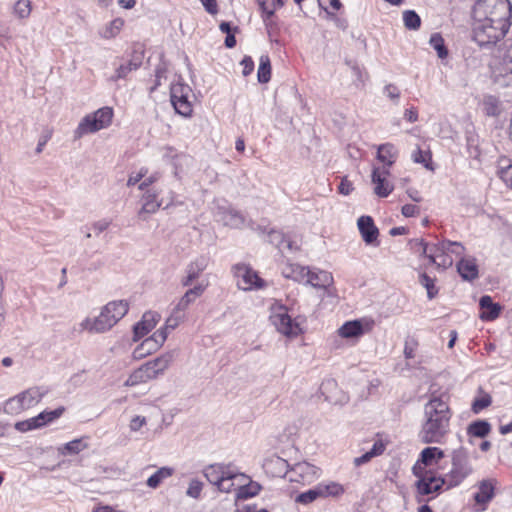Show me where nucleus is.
Returning a JSON list of instances; mask_svg holds the SVG:
<instances>
[{
    "label": "nucleus",
    "instance_id": "72a5a7b5",
    "mask_svg": "<svg viewBox=\"0 0 512 512\" xmlns=\"http://www.w3.org/2000/svg\"><path fill=\"white\" fill-rule=\"evenodd\" d=\"M123 26L124 20L121 18H116L103 26L99 30V35L107 40L113 39L121 32Z\"/></svg>",
    "mask_w": 512,
    "mask_h": 512
},
{
    "label": "nucleus",
    "instance_id": "13d9d810",
    "mask_svg": "<svg viewBox=\"0 0 512 512\" xmlns=\"http://www.w3.org/2000/svg\"><path fill=\"white\" fill-rule=\"evenodd\" d=\"M384 94L393 102H397L400 97V91L394 84H388L384 87Z\"/></svg>",
    "mask_w": 512,
    "mask_h": 512
},
{
    "label": "nucleus",
    "instance_id": "1a4fd4ad",
    "mask_svg": "<svg viewBox=\"0 0 512 512\" xmlns=\"http://www.w3.org/2000/svg\"><path fill=\"white\" fill-rule=\"evenodd\" d=\"M413 473L418 478L416 482L417 491L421 495H429L438 492L444 484L447 485L446 477H438L432 471H428L419 465H414Z\"/></svg>",
    "mask_w": 512,
    "mask_h": 512
},
{
    "label": "nucleus",
    "instance_id": "dca6fc26",
    "mask_svg": "<svg viewBox=\"0 0 512 512\" xmlns=\"http://www.w3.org/2000/svg\"><path fill=\"white\" fill-rule=\"evenodd\" d=\"M230 464L215 463L204 468L203 474L207 481L217 487L224 477H229Z\"/></svg>",
    "mask_w": 512,
    "mask_h": 512
},
{
    "label": "nucleus",
    "instance_id": "052dcab7",
    "mask_svg": "<svg viewBox=\"0 0 512 512\" xmlns=\"http://www.w3.org/2000/svg\"><path fill=\"white\" fill-rule=\"evenodd\" d=\"M111 222L112 221L110 219H100L98 221H95L91 227L94 230L95 234L99 235L100 233L108 229V227L111 225Z\"/></svg>",
    "mask_w": 512,
    "mask_h": 512
},
{
    "label": "nucleus",
    "instance_id": "7ed1b4c3",
    "mask_svg": "<svg viewBox=\"0 0 512 512\" xmlns=\"http://www.w3.org/2000/svg\"><path fill=\"white\" fill-rule=\"evenodd\" d=\"M129 305L125 300H116L107 303L100 315L94 319L86 318L81 327L92 333H104L110 330L128 312Z\"/></svg>",
    "mask_w": 512,
    "mask_h": 512
},
{
    "label": "nucleus",
    "instance_id": "7c9ffc66",
    "mask_svg": "<svg viewBox=\"0 0 512 512\" xmlns=\"http://www.w3.org/2000/svg\"><path fill=\"white\" fill-rule=\"evenodd\" d=\"M362 322L360 320L348 321L344 323L338 330L343 338H358L364 334Z\"/></svg>",
    "mask_w": 512,
    "mask_h": 512
},
{
    "label": "nucleus",
    "instance_id": "412c9836",
    "mask_svg": "<svg viewBox=\"0 0 512 512\" xmlns=\"http://www.w3.org/2000/svg\"><path fill=\"white\" fill-rule=\"evenodd\" d=\"M160 315L157 312L148 311L142 316V320L134 327V334L136 338H142L148 334L159 322Z\"/></svg>",
    "mask_w": 512,
    "mask_h": 512
},
{
    "label": "nucleus",
    "instance_id": "603ef678",
    "mask_svg": "<svg viewBox=\"0 0 512 512\" xmlns=\"http://www.w3.org/2000/svg\"><path fill=\"white\" fill-rule=\"evenodd\" d=\"M419 282L426 288L429 299H433L437 295L438 289L433 278L429 277L426 273H422L419 276Z\"/></svg>",
    "mask_w": 512,
    "mask_h": 512
},
{
    "label": "nucleus",
    "instance_id": "0e129e2a",
    "mask_svg": "<svg viewBox=\"0 0 512 512\" xmlns=\"http://www.w3.org/2000/svg\"><path fill=\"white\" fill-rule=\"evenodd\" d=\"M241 65L243 66L242 74L244 76H248L252 73L254 69V62L250 56H245L241 61Z\"/></svg>",
    "mask_w": 512,
    "mask_h": 512
},
{
    "label": "nucleus",
    "instance_id": "39448f33",
    "mask_svg": "<svg viewBox=\"0 0 512 512\" xmlns=\"http://www.w3.org/2000/svg\"><path fill=\"white\" fill-rule=\"evenodd\" d=\"M47 394L46 387L32 386L7 399L3 405V412L8 415H18L36 406Z\"/></svg>",
    "mask_w": 512,
    "mask_h": 512
},
{
    "label": "nucleus",
    "instance_id": "6e6d98bb",
    "mask_svg": "<svg viewBox=\"0 0 512 512\" xmlns=\"http://www.w3.org/2000/svg\"><path fill=\"white\" fill-rule=\"evenodd\" d=\"M184 319V316L179 314L178 312L172 310L170 316L166 319L164 329L173 330L175 329Z\"/></svg>",
    "mask_w": 512,
    "mask_h": 512
},
{
    "label": "nucleus",
    "instance_id": "a19ab883",
    "mask_svg": "<svg viewBox=\"0 0 512 512\" xmlns=\"http://www.w3.org/2000/svg\"><path fill=\"white\" fill-rule=\"evenodd\" d=\"M491 425L485 420H477L469 424L467 433L474 437L483 438L489 434Z\"/></svg>",
    "mask_w": 512,
    "mask_h": 512
},
{
    "label": "nucleus",
    "instance_id": "c9c22d12",
    "mask_svg": "<svg viewBox=\"0 0 512 512\" xmlns=\"http://www.w3.org/2000/svg\"><path fill=\"white\" fill-rule=\"evenodd\" d=\"M268 239L269 242L275 245L281 252H284L285 249L290 251L295 249L293 247V242L280 231H270L268 234Z\"/></svg>",
    "mask_w": 512,
    "mask_h": 512
},
{
    "label": "nucleus",
    "instance_id": "79ce46f5",
    "mask_svg": "<svg viewBox=\"0 0 512 512\" xmlns=\"http://www.w3.org/2000/svg\"><path fill=\"white\" fill-rule=\"evenodd\" d=\"M483 110L487 116H498L501 112L500 100L493 95L485 96L483 98Z\"/></svg>",
    "mask_w": 512,
    "mask_h": 512
},
{
    "label": "nucleus",
    "instance_id": "f257e3e1",
    "mask_svg": "<svg viewBox=\"0 0 512 512\" xmlns=\"http://www.w3.org/2000/svg\"><path fill=\"white\" fill-rule=\"evenodd\" d=\"M510 14L509 0H478L473 8L475 41L484 46L502 39L510 26Z\"/></svg>",
    "mask_w": 512,
    "mask_h": 512
},
{
    "label": "nucleus",
    "instance_id": "f704fd0d",
    "mask_svg": "<svg viewBox=\"0 0 512 512\" xmlns=\"http://www.w3.org/2000/svg\"><path fill=\"white\" fill-rule=\"evenodd\" d=\"M221 221L224 225L231 228H241L244 225L245 219L238 211L227 209L221 213Z\"/></svg>",
    "mask_w": 512,
    "mask_h": 512
},
{
    "label": "nucleus",
    "instance_id": "c756f323",
    "mask_svg": "<svg viewBox=\"0 0 512 512\" xmlns=\"http://www.w3.org/2000/svg\"><path fill=\"white\" fill-rule=\"evenodd\" d=\"M239 480H245V474L236 472L231 468L229 470V477H224L216 488L223 493H230L232 491L237 493V483H239Z\"/></svg>",
    "mask_w": 512,
    "mask_h": 512
},
{
    "label": "nucleus",
    "instance_id": "f03ea898",
    "mask_svg": "<svg viewBox=\"0 0 512 512\" xmlns=\"http://www.w3.org/2000/svg\"><path fill=\"white\" fill-rule=\"evenodd\" d=\"M451 411L440 397L432 396L424 405V418L420 430L423 443L441 444L449 432Z\"/></svg>",
    "mask_w": 512,
    "mask_h": 512
},
{
    "label": "nucleus",
    "instance_id": "6e6552de",
    "mask_svg": "<svg viewBox=\"0 0 512 512\" xmlns=\"http://www.w3.org/2000/svg\"><path fill=\"white\" fill-rule=\"evenodd\" d=\"M191 94V87L181 81L172 83L170 87L171 103L176 113L183 117H190L192 115L193 106L189 100Z\"/></svg>",
    "mask_w": 512,
    "mask_h": 512
},
{
    "label": "nucleus",
    "instance_id": "5fc2aeb1",
    "mask_svg": "<svg viewBox=\"0 0 512 512\" xmlns=\"http://www.w3.org/2000/svg\"><path fill=\"white\" fill-rule=\"evenodd\" d=\"M203 489V483L198 479H192L189 482L186 494L187 496L198 499Z\"/></svg>",
    "mask_w": 512,
    "mask_h": 512
},
{
    "label": "nucleus",
    "instance_id": "a18cd8bd",
    "mask_svg": "<svg viewBox=\"0 0 512 512\" xmlns=\"http://www.w3.org/2000/svg\"><path fill=\"white\" fill-rule=\"evenodd\" d=\"M258 81L260 83H268L271 79V63L268 55L260 57L259 68L257 72Z\"/></svg>",
    "mask_w": 512,
    "mask_h": 512
},
{
    "label": "nucleus",
    "instance_id": "6ab92c4d",
    "mask_svg": "<svg viewBox=\"0 0 512 512\" xmlns=\"http://www.w3.org/2000/svg\"><path fill=\"white\" fill-rule=\"evenodd\" d=\"M267 473H270L275 477H287L289 473V464L288 462L276 455H273L267 458L263 464Z\"/></svg>",
    "mask_w": 512,
    "mask_h": 512
},
{
    "label": "nucleus",
    "instance_id": "58836bf2",
    "mask_svg": "<svg viewBox=\"0 0 512 512\" xmlns=\"http://www.w3.org/2000/svg\"><path fill=\"white\" fill-rule=\"evenodd\" d=\"M385 450V446L381 441L374 443L373 447L360 457H356L353 461L356 467L368 463L373 457L381 455Z\"/></svg>",
    "mask_w": 512,
    "mask_h": 512
},
{
    "label": "nucleus",
    "instance_id": "69168bd1",
    "mask_svg": "<svg viewBox=\"0 0 512 512\" xmlns=\"http://www.w3.org/2000/svg\"><path fill=\"white\" fill-rule=\"evenodd\" d=\"M338 191L342 195H349L353 191V185L347 178H343L338 186Z\"/></svg>",
    "mask_w": 512,
    "mask_h": 512
},
{
    "label": "nucleus",
    "instance_id": "e433bc0d",
    "mask_svg": "<svg viewBox=\"0 0 512 512\" xmlns=\"http://www.w3.org/2000/svg\"><path fill=\"white\" fill-rule=\"evenodd\" d=\"M152 379L153 378L150 376L147 367L145 366V364H143L127 378L124 385L128 387L136 386L140 383H146L147 381Z\"/></svg>",
    "mask_w": 512,
    "mask_h": 512
},
{
    "label": "nucleus",
    "instance_id": "c85d7f7f",
    "mask_svg": "<svg viewBox=\"0 0 512 512\" xmlns=\"http://www.w3.org/2000/svg\"><path fill=\"white\" fill-rule=\"evenodd\" d=\"M316 486L321 499L338 498L345 492L343 485L334 481L321 482Z\"/></svg>",
    "mask_w": 512,
    "mask_h": 512
},
{
    "label": "nucleus",
    "instance_id": "a211bd4d",
    "mask_svg": "<svg viewBox=\"0 0 512 512\" xmlns=\"http://www.w3.org/2000/svg\"><path fill=\"white\" fill-rule=\"evenodd\" d=\"M333 276L330 272L325 270H310L308 268V275L305 283L314 288L327 289L333 284Z\"/></svg>",
    "mask_w": 512,
    "mask_h": 512
},
{
    "label": "nucleus",
    "instance_id": "4468645a",
    "mask_svg": "<svg viewBox=\"0 0 512 512\" xmlns=\"http://www.w3.org/2000/svg\"><path fill=\"white\" fill-rule=\"evenodd\" d=\"M390 171L386 167H375L372 171V183L374 184V193L378 197H387L394 189L392 183L388 181Z\"/></svg>",
    "mask_w": 512,
    "mask_h": 512
},
{
    "label": "nucleus",
    "instance_id": "2f4dec72",
    "mask_svg": "<svg viewBox=\"0 0 512 512\" xmlns=\"http://www.w3.org/2000/svg\"><path fill=\"white\" fill-rule=\"evenodd\" d=\"M497 175L510 188H512V161L507 157H500L497 161Z\"/></svg>",
    "mask_w": 512,
    "mask_h": 512
},
{
    "label": "nucleus",
    "instance_id": "2eb2a0df",
    "mask_svg": "<svg viewBox=\"0 0 512 512\" xmlns=\"http://www.w3.org/2000/svg\"><path fill=\"white\" fill-rule=\"evenodd\" d=\"M207 286L208 284L198 283L193 288L188 289L175 304L173 310L185 317V311L204 293Z\"/></svg>",
    "mask_w": 512,
    "mask_h": 512
},
{
    "label": "nucleus",
    "instance_id": "a878e982",
    "mask_svg": "<svg viewBox=\"0 0 512 512\" xmlns=\"http://www.w3.org/2000/svg\"><path fill=\"white\" fill-rule=\"evenodd\" d=\"M261 490V486L257 482H253L245 475V480H239L237 483L236 499L245 500L256 496Z\"/></svg>",
    "mask_w": 512,
    "mask_h": 512
},
{
    "label": "nucleus",
    "instance_id": "338daca9",
    "mask_svg": "<svg viewBox=\"0 0 512 512\" xmlns=\"http://www.w3.org/2000/svg\"><path fill=\"white\" fill-rule=\"evenodd\" d=\"M402 214L405 217H413L419 214V207L413 204H406L402 207Z\"/></svg>",
    "mask_w": 512,
    "mask_h": 512
},
{
    "label": "nucleus",
    "instance_id": "49530a36",
    "mask_svg": "<svg viewBox=\"0 0 512 512\" xmlns=\"http://www.w3.org/2000/svg\"><path fill=\"white\" fill-rule=\"evenodd\" d=\"M437 251L444 253H453L457 256H460L464 252V247L461 243L452 242V241H443L436 247Z\"/></svg>",
    "mask_w": 512,
    "mask_h": 512
},
{
    "label": "nucleus",
    "instance_id": "9b49d317",
    "mask_svg": "<svg viewBox=\"0 0 512 512\" xmlns=\"http://www.w3.org/2000/svg\"><path fill=\"white\" fill-rule=\"evenodd\" d=\"M320 477V469L308 462L294 464L288 473L291 482L310 485Z\"/></svg>",
    "mask_w": 512,
    "mask_h": 512
},
{
    "label": "nucleus",
    "instance_id": "9d476101",
    "mask_svg": "<svg viewBox=\"0 0 512 512\" xmlns=\"http://www.w3.org/2000/svg\"><path fill=\"white\" fill-rule=\"evenodd\" d=\"M64 407H58L55 410H45L37 416L15 423V429L25 433L31 430L39 429L58 419L64 412Z\"/></svg>",
    "mask_w": 512,
    "mask_h": 512
},
{
    "label": "nucleus",
    "instance_id": "3c124183",
    "mask_svg": "<svg viewBox=\"0 0 512 512\" xmlns=\"http://www.w3.org/2000/svg\"><path fill=\"white\" fill-rule=\"evenodd\" d=\"M404 26L409 30H417L421 25L419 15L413 10H406L403 12Z\"/></svg>",
    "mask_w": 512,
    "mask_h": 512
},
{
    "label": "nucleus",
    "instance_id": "0eeeda50",
    "mask_svg": "<svg viewBox=\"0 0 512 512\" xmlns=\"http://www.w3.org/2000/svg\"><path fill=\"white\" fill-rule=\"evenodd\" d=\"M270 321L275 329L288 338H295L301 333L299 324L288 314V308L275 301L270 307Z\"/></svg>",
    "mask_w": 512,
    "mask_h": 512
},
{
    "label": "nucleus",
    "instance_id": "4be33fe9",
    "mask_svg": "<svg viewBox=\"0 0 512 512\" xmlns=\"http://www.w3.org/2000/svg\"><path fill=\"white\" fill-rule=\"evenodd\" d=\"M444 457V451L439 447H426L421 451L420 458L415 465H419V467H423L425 469L428 466L438 464Z\"/></svg>",
    "mask_w": 512,
    "mask_h": 512
},
{
    "label": "nucleus",
    "instance_id": "bf43d9fd",
    "mask_svg": "<svg viewBox=\"0 0 512 512\" xmlns=\"http://www.w3.org/2000/svg\"><path fill=\"white\" fill-rule=\"evenodd\" d=\"M263 14L274 15L275 2L274 0H257Z\"/></svg>",
    "mask_w": 512,
    "mask_h": 512
},
{
    "label": "nucleus",
    "instance_id": "423d86ee",
    "mask_svg": "<svg viewBox=\"0 0 512 512\" xmlns=\"http://www.w3.org/2000/svg\"><path fill=\"white\" fill-rule=\"evenodd\" d=\"M113 119V110L110 107H102L94 113L82 118L74 131V138L80 139L86 134L95 133L109 127Z\"/></svg>",
    "mask_w": 512,
    "mask_h": 512
},
{
    "label": "nucleus",
    "instance_id": "f8f14e48",
    "mask_svg": "<svg viewBox=\"0 0 512 512\" xmlns=\"http://www.w3.org/2000/svg\"><path fill=\"white\" fill-rule=\"evenodd\" d=\"M233 271L234 276L237 278V286L240 289L248 291L263 286V280L247 265L236 264L233 267Z\"/></svg>",
    "mask_w": 512,
    "mask_h": 512
},
{
    "label": "nucleus",
    "instance_id": "c03bdc74",
    "mask_svg": "<svg viewBox=\"0 0 512 512\" xmlns=\"http://www.w3.org/2000/svg\"><path fill=\"white\" fill-rule=\"evenodd\" d=\"M141 64L140 60H130L127 63L121 64L116 70L115 74L111 77L112 81L125 78L130 72L137 70Z\"/></svg>",
    "mask_w": 512,
    "mask_h": 512
},
{
    "label": "nucleus",
    "instance_id": "20e7f679",
    "mask_svg": "<svg viewBox=\"0 0 512 512\" xmlns=\"http://www.w3.org/2000/svg\"><path fill=\"white\" fill-rule=\"evenodd\" d=\"M473 456L467 448L461 446L451 453V469L445 474L449 488L460 485L474 472Z\"/></svg>",
    "mask_w": 512,
    "mask_h": 512
},
{
    "label": "nucleus",
    "instance_id": "ea45409f",
    "mask_svg": "<svg viewBox=\"0 0 512 512\" xmlns=\"http://www.w3.org/2000/svg\"><path fill=\"white\" fill-rule=\"evenodd\" d=\"M88 447V444L84 442V438L74 439L63 446L58 448V452L61 455H74L78 454Z\"/></svg>",
    "mask_w": 512,
    "mask_h": 512
},
{
    "label": "nucleus",
    "instance_id": "680f3d73",
    "mask_svg": "<svg viewBox=\"0 0 512 512\" xmlns=\"http://www.w3.org/2000/svg\"><path fill=\"white\" fill-rule=\"evenodd\" d=\"M147 421L144 416L137 415L133 417L129 423V428L133 432L139 431L144 425H146Z\"/></svg>",
    "mask_w": 512,
    "mask_h": 512
},
{
    "label": "nucleus",
    "instance_id": "09e8293b",
    "mask_svg": "<svg viewBox=\"0 0 512 512\" xmlns=\"http://www.w3.org/2000/svg\"><path fill=\"white\" fill-rule=\"evenodd\" d=\"M31 1L30 0H18L13 7L14 15L19 19H26L31 13Z\"/></svg>",
    "mask_w": 512,
    "mask_h": 512
},
{
    "label": "nucleus",
    "instance_id": "4d7b16f0",
    "mask_svg": "<svg viewBox=\"0 0 512 512\" xmlns=\"http://www.w3.org/2000/svg\"><path fill=\"white\" fill-rule=\"evenodd\" d=\"M168 332L161 328L154 332V334L149 337L148 339L153 341L154 347H157L158 349L164 344L165 340L167 339Z\"/></svg>",
    "mask_w": 512,
    "mask_h": 512
},
{
    "label": "nucleus",
    "instance_id": "4c0bfd02",
    "mask_svg": "<svg viewBox=\"0 0 512 512\" xmlns=\"http://www.w3.org/2000/svg\"><path fill=\"white\" fill-rule=\"evenodd\" d=\"M174 474V469L170 467H161L153 475L147 479V486L149 488H157L165 479Z\"/></svg>",
    "mask_w": 512,
    "mask_h": 512
},
{
    "label": "nucleus",
    "instance_id": "bb28decb",
    "mask_svg": "<svg viewBox=\"0 0 512 512\" xmlns=\"http://www.w3.org/2000/svg\"><path fill=\"white\" fill-rule=\"evenodd\" d=\"M398 154V149L391 143L381 144L377 148V159L388 169L396 162Z\"/></svg>",
    "mask_w": 512,
    "mask_h": 512
},
{
    "label": "nucleus",
    "instance_id": "f3484780",
    "mask_svg": "<svg viewBox=\"0 0 512 512\" xmlns=\"http://www.w3.org/2000/svg\"><path fill=\"white\" fill-rule=\"evenodd\" d=\"M357 226H358L359 232L363 238V241L366 244L371 245V244H374V242H376L377 237L379 235V230L375 226L372 217L361 216L357 220Z\"/></svg>",
    "mask_w": 512,
    "mask_h": 512
},
{
    "label": "nucleus",
    "instance_id": "864d4df0",
    "mask_svg": "<svg viewBox=\"0 0 512 512\" xmlns=\"http://www.w3.org/2000/svg\"><path fill=\"white\" fill-rule=\"evenodd\" d=\"M317 499L321 498L317 486H315L312 489H309L308 491L302 492L299 495H297L296 502L303 505H308Z\"/></svg>",
    "mask_w": 512,
    "mask_h": 512
},
{
    "label": "nucleus",
    "instance_id": "37998d69",
    "mask_svg": "<svg viewBox=\"0 0 512 512\" xmlns=\"http://www.w3.org/2000/svg\"><path fill=\"white\" fill-rule=\"evenodd\" d=\"M412 248L421 251V254L427 256L431 263H436V255L437 252L436 247L437 245H434L433 247H430L427 243L424 242L423 239H415L411 241Z\"/></svg>",
    "mask_w": 512,
    "mask_h": 512
},
{
    "label": "nucleus",
    "instance_id": "ddd939ff",
    "mask_svg": "<svg viewBox=\"0 0 512 512\" xmlns=\"http://www.w3.org/2000/svg\"><path fill=\"white\" fill-rule=\"evenodd\" d=\"M209 262L210 258L206 255H199L189 262L185 268L184 276L181 278V285L183 287L191 286L207 269Z\"/></svg>",
    "mask_w": 512,
    "mask_h": 512
},
{
    "label": "nucleus",
    "instance_id": "cd10ccee",
    "mask_svg": "<svg viewBox=\"0 0 512 512\" xmlns=\"http://www.w3.org/2000/svg\"><path fill=\"white\" fill-rule=\"evenodd\" d=\"M496 481L493 479L482 480L478 485V492L474 495V500L478 504H487L494 497Z\"/></svg>",
    "mask_w": 512,
    "mask_h": 512
},
{
    "label": "nucleus",
    "instance_id": "8fccbe9b",
    "mask_svg": "<svg viewBox=\"0 0 512 512\" xmlns=\"http://www.w3.org/2000/svg\"><path fill=\"white\" fill-rule=\"evenodd\" d=\"M429 43H430L431 47H433L437 51L439 58L444 59L447 57L448 50L445 47L444 39L442 38V36L440 34H438V33L432 34L430 37Z\"/></svg>",
    "mask_w": 512,
    "mask_h": 512
},
{
    "label": "nucleus",
    "instance_id": "5701e85b",
    "mask_svg": "<svg viewBox=\"0 0 512 512\" xmlns=\"http://www.w3.org/2000/svg\"><path fill=\"white\" fill-rule=\"evenodd\" d=\"M457 271L465 281L471 282L479 276L478 265L473 257L462 258L457 264Z\"/></svg>",
    "mask_w": 512,
    "mask_h": 512
},
{
    "label": "nucleus",
    "instance_id": "aec40b11",
    "mask_svg": "<svg viewBox=\"0 0 512 512\" xmlns=\"http://www.w3.org/2000/svg\"><path fill=\"white\" fill-rule=\"evenodd\" d=\"M174 359L173 352H166L161 356L155 358L154 360L148 361L145 363L150 376L155 379L158 375L162 374L172 363Z\"/></svg>",
    "mask_w": 512,
    "mask_h": 512
},
{
    "label": "nucleus",
    "instance_id": "473e14b6",
    "mask_svg": "<svg viewBox=\"0 0 512 512\" xmlns=\"http://www.w3.org/2000/svg\"><path fill=\"white\" fill-rule=\"evenodd\" d=\"M282 274L285 278L305 283V279L308 275V267L299 264H289L283 269Z\"/></svg>",
    "mask_w": 512,
    "mask_h": 512
},
{
    "label": "nucleus",
    "instance_id": "b1692460",
    "mask_svg": "<svg viewBox=\"0 0 512 512\" xmlns=\"http://www.w3.org/2000/svg\"><path fill=\"white\" fill-rule=\"evenodd\" d=\"M158 194L156 192L146 191L142 197V207L138 212V217L146 221L148 214L155 213L161 206L157 201Z\"/></svg>",
    "mask_w": 512,
    "mask_h": 512
},
{
    "label": "nucleus",
    "instance_id": "774afa93",
    "mask_svg": "<svg viewBox=\"0 0 512 512\" xmlns=\"http://www.w3.org/2000/svg\"><path fill=\"white\" fill-rule=\"evenodd\" d=\"M504 69L512 74V45L508 48L503 58Z\"/></svg>",
    "mask_w": 512,
    "mask_h": 512
},
{
    "label": "nucleus",
    "instance_id": "de8ad7c7",
    "mask_svg": "<svg viewBox=\"0 0 512 512\" xmlns=\"http://www.w3.org/2000/svg\"><path fill=\"white\" fill-rule=\"evenodd\" d=\"M411 158L415 163L422 164L425 168L433 170L430 151H423L417 147V149L412 153Z\"/></svg>",
    "mask_w": 512,
    "mask_h": 512
},
{
    "label": "nucleus",
    "instance_id": "e2e57ef3",
    "mask_svg": "<svg viewBox=\"0 0 512 512\" xmlns=\"http://www.w3.org/2000/svg\"><path fill=\"white\" fill-rule=\"evenodd\" d=\"M491 404L489 396L481 397L473 402L472 408L475 413L480 412L482 409L488 407Z\"/></svg>",
    "mask_w": 512,
    "mask_h": 512
},
{
    "label": "nucleus",
    "instance_id": "393cba45",
    "mask_svg": "<svg viewBox=\"0 0 512 512\" xmlns=\"http://www.w3.org/2000/svg\"><path fill=\"white\" fill-rule=\"evenodd\" d=\"M479 305L482 309V313L480 314V318L482 320L492 321L499 317L501 306L498 303H494L490 296H482L480 298Z\"/></svg>",
    "mask_w": 512,
    "mask_h": 512
}]
</instances>
